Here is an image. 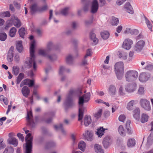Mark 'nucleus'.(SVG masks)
Returning a JSON list of instances; mask_svg holds the SVG:
<instances>
[{
  "label": "nucleus",
  "mask_w": 153,
  "mask_h": 153,
  "mask_svg": "<svg viewBox=\"0 0 153 153\" xmlns=\"http://www.w3.org/2000/svg\"><path fill=\"white\" fill-rule=\"evenodd\" d=\"M16 47L17 50L19 52H21L22 51L23 47L22 41H19L16 42Z\"/></svg>",
  "instance_id": "28"
},
{
  "label": "nucleus",
  "mask_w": 153,
  "mask_h": 153,
  "mask_svg": "<svg viewBox=\"0 0 153 153\" xmlns=\"http://www.w3.org/2000/svg\"><path fill=\"white\" fill-rule=\"evenodd\" d=\"M91 49H88L86 51V53L84 56L88 58V56H91Z\"/></svg>",
  "instance_id": "62"
},
{
  "label": "nucleus",
  "mask_w": 153,
  "mask_h": 153,
  "mask_svg": "<svg viewBox=\"0 0 153 153\" xmlns=\"http://www.w3.org/2000/svg\"><path fill=\"white\" fill-rule=\"evenodd\" d=\"M69 7H65L61 10L60 13L64 16H66L68 14Z\"/></svg>",
  "instance_id": "52"
},
{
  "label": "nucleus",
  "mask_w": 153,
  "mask_h": 153,
  "mask_svg": "<svg viewBox=\"0 0 153 153\" xmlns=\"http://www.w3.org/2000/svg\"><path fill=\"white\" fill-rule=\"evenodd\" d=\"M66 62L69 64H72L73 62V58L72 56L69 54L68 55L66 58Z\"/></svg>",
  "instance_id": "35"
},
{
  "label": "nucleus",
  "mask_w": 153,
  "mask_h": 153,
  "mask_svg": "<svg viewBox=\"0 0 153 153\" xmlns=\"http://www.w3.org/2000/svg\"><path fill=\"white\" fill-rule=\"evenodd\" d=\"M30 12L32 14H33L36 12H38V8L37 4L36 3H34L30 7Z\"/></svg>",
  "instance_id": "26"
},
{
  "label": "nucleus",
  "mask_w": 153,
  "mask_h": 153,
  "mask_svg": "<svg viewBox=\"0 0 153 153\" xmlns=\"http://www.w3.org/2000/svg\"><path fill=\"white\" fill-rule=\"evenodd\" d=\"M75 94V91L73 90H70L67 96L64 104L66 108L69 107L73 105V97Z\"/></svg>",
  "instance_id": "4"
},
{
  "label": "nucleus",
  "mask_w": 153,
  "mask_h": 153,
  "mask_svg": "<svg viewBox=\"0 0 153 153\" xmlns=\"http://www.w3.org/2000/svg\"><path fill=\"white\" fill-rule=\"evenodd\" d=\"M95 152L97 153H104V152L101 146L99 145L96 144L94 146Z\"/></svg>",
  "instance_id": "29"
},
{
  "label": "nucleus",
  "mask_w": 153,
  "mask_h": 153,
  "mask_svg": "<svg viewBox=\"0 0 153 153\" xmlns=\"http://www.w3.org/2000/svg\"><path fill=\"white\" fill-rule=\"evenodd\" d=\"M150 77V75L149 74L146 72H143L140 74L139 78L141 82H144L147 81Z\"/></svg>",
  "instance_id": "12"
},
{
  "label": "nucleus",
  "mask_w": 153,
  "mask_h": 153,
  "mask_svg": "<svg viewBox=\"0 0 153 153\" xmlns=\"http://www.w3.org/2000/svg\"><path fill=\"white\" fill-rule=\"evenodd\" d=\"M102 109H100L97 112L94 114V116L95 118L96 119H98L100 118L102 115Z\"/></svg>",
  "instance_id": "45"
},
{
  "label": "nucleus",
  "mask_w": 153,
  "mask_h": 153,
  "mask_svg": "<svg viewBox=\"0 0 153 153\" xmlns=\"http://www.w3.org/2000/svg\"><path fill=\"white\" fill-rule=\"evenodd\" d=\"M137 102L136 100H132L130 101L127 104V108L129 110H131L133 109V107L136 104Z\"/></svg>",
  "instance_id": "20"
},
{
  "label": "nucleus",
  "mask_w": 153,
  "mask_h": 153,
  "mask_svg": "<svg viewBox=\"0 0 153 153\" xmlns=\"http://www.w3.org/2000/svg\"><path fill=\"white\" fill-rule=\"evenodd\" d=\"M19 68L17 66H14L12 68V73L15 76H17L19 73Z\"/></svg>",
  "instance_id": "43"
},
{
  "label": "nucleus",
  "mask_w": 153,
  "mask_h": 153,
  "mask_svg": "<svg viewBox=\"0 0 153 153\" xmlns=\"http://www.w3.org/2000/svg\"><path fill=\"white\" fill-rule=\"evenodd\" d=\"M115 72V73L116 74L117 77V79L119 80H121L123 78L124 71L123 72Z\"/></svg>",
  "instance_id": "50"
},
{
  "label": "nucleus",
  "mask_w": 153,
  "mask_h": 153,
  "mask_svg": "<svg viewBox=\"0 0 153 153\" xmlns=\"http://www.w3.org/2000/svg\"><path fill=\"white\" fill-rule=\"evenodd\" d=\"M33 137L30 133L28 134L25 137L26 148L25 153H31L32 151Z\"/></svg>",
  "instance_id": "6"
},
{
  "label": "nucleus",
  "mask_w": 153,
  "mask_h": 153,
  "mask_svg": "<svg viewBox=\"0 0 153 153\" xmlns=\"http://www.w3.org/2000/svg\"><path fill=\"white\" fill-rule=\"evenodd\" d=\"M54 48V45L51 42H48L46 45V49H40L38 51V54L43 56L46 57L51 61H54L57 58V56L55 54H48V53Z\"/></svg>",
  "instance_id": "1"
},
{
  "label": "nucleus",
  "mask_w": 153,
  "mask_h": 153,
  "mask_svg": "<svg viewBox=\"0 0 153 153\" xmlns=\"http://www.w3.org/2000/svg\"><path fill=\"white\" fill-rule=\"evenodd\" d=\"M118 131L121 136H125L126 135V132L122 125L119 126L118 128Z\"/></svg>",
  "instance_id": "41"
},
{
  "label": "nucleus",
  "mask_w": 153,
  "mask_h": 153,
  "mask_svg": "<svg viewBox=\"0 0 153 153\" xmlns=\"http://www.w3.org/2000/svg\"><path fill=\"white\" fill-rule=\"evenodd\" d=\"M145 19L146 20V23L147 25L148 28L151 31H152V24L150 23L149 20L146 18L145 17Z\"/></svg>",
  "instance_id": "48"
},
{
  "label": "nucleus",
  "mask_w": 153,
  "mask_h": 153,
  "mask_svg": "<svg viewBox=\"0 0 153 153\" xmlns=\"http://www.w3.org/2000/svg\"><path fill=\"white\" fill-rule=\"evenodd\" d=\"M8 143L10 145H13L14 147L17 146L18 144V140L14 137H9L7 140Z\"/></svg>",
  "instance_id": "16"
},
{
  "label": "nucleus",
  "mask_w": 153,
  "mask_h": 153,
  "mask_svg": "<svg viewBox=\"0 0 153 153\" xmlns=\"http://www.w3.org/2000/svg\"><path fill=\"white\" fill-rule=\"evenodd\" d=\"M148 118L149 116L147 114H143L141 115V122L143 123L146 122L148 121Z\"/></svg>",
  "instance_id": "36"
},
{
  "label": "nucleus",
  "mask_w": 153,
  "mask_h": 153,
  "mask_svg": "<svg viewBox=\"0 0 153 153\" xmlns=\"http://www.w3.org/2000/svg\"><path fill=\"white\" fill-rule=\"evenodd\" d=\"M3 141V140L2 139H0V149H2L5 147V145Z\"/></svg>",
  "instance_id": "61"
},
{
  "label": "nucleus",
  "mask_w": 153,
  "mask_h": 153,
  "mask_svg": "<svg viewBox=\"0 0 153 153\" xmlns=\"http://www.w3.org/2000/svg\"><path fill=\"white\" fill-rule=\"evenodd\" d=\"M48 8L47 5L45 4L42 7H39L38 12H42L46 10Z\"/></svg>",
  "instance_id": "49"
},
{
  "label": "nucleus",
  "mask_w": 153,
  "mask_h": 153,
  "mask_svg": "<svg viewBox=\"0 0 153 153\" xmlns=\"http://www.w3.org/2000/svg\"><path fill=\"white\" fill-rule=\"evenodd\" d=\"M135 140L134 139H129L127 142V146L128 147H131L134 146L135 144Z\"/></svg>",
  "instance_id": "33"
},
{
  "label": "nucleus",
  "mask_w": 153,
  "mask_h": 153,
  "mask_svg": "<svg viewBox=\"0 0 153 153\" xmlns=\"http://www.w3.org/2000/svg\"><path fill=\"white\" fill-rule=\"evenodd\" d=\"M145 44V42L143 40L138 41L135 45L134 47L135 51L137 52H140L144 47Z\"/></svg>",
  "instance_id": "9"
},
{
  "label": "nucleus",
  "mask_w": 153,
  "mask_h": 153,
  "mask_svg": "<svg viewBox=\"0 0 153 153\" xmlns=\"http://www.w3.org/2000/svg\"><path fill=\"white\" fill-rule=\"evenodd\" d=\"M140 103L142 107L146 110L149 111L151 109L150 102L146 99H141Z\"/></svg>",
  "instance_id": "7"
},
{
  "label": "nucleus",
  "mask_w": 153,
  "mask_h": 153,
  "mask_svg": "<svg viewBox=\"0 0 153 153\" xmlns=\"http://www.w3.org/2000/svg\"><path fill=\"white\" fill-rule=\"evenodd\" d=\"M25 76V75L23 73H20L17 77L16 83V84H19L22 80L23 79Z\"/></svg>",
  "instance_id": "38"
},
{
  "label": "nucleus",
  "mask_w": 153,
  "mask_h": 153,
  "mask_svg": "<svg viewBox=\"0 0 153 153\" xmlns=\"http://www.w3.org/2000/svg\"><path fill=\"white\" fill-rule=\"evenodd\" d=\"M88 58L84 57V58L82 59V65L83 66H85L88 64Z\"/></svg>",
  "instance_id": "58"
},
{
  "label": "nucleus",
  "mask_w": 153,
  "mask_h": 153,
  "mask_svg": "<svg viewBox=\"0 0 153 153\" xmlns=\"http://www.w3.org/2000/svg\"><path fill=\"white\" fill-rule=\"evenodd\" d=\"M102 37L104 39H106L109 37V33L107 31H104L101 33Z\"/></svg>",
  "instance_id": "37"
},
{
  "label": "nucleus",
  "mask_w": 153,
  "mask_h": 153,
  "mask_svg": "<svg viewBox=\"0 0 153 153\" xmlns=\"http://www.w3.org/2000/svg\"><path fill=\"white\" fill-rule=\"evenodd\" d=\"M124 64L122 62H117L114 65L115 72H123L124 71Z\"/></svg>",
  "instance_id": "13"
},
{
  "label": "nucleus",
  "mask_w": 153,
  "mask_h": 153,
  "mask_svg": "<svg viewBox=\"0 0 153 153\" xmlns=\"http://www.w3.org/2000/svg\"><path fill=\"white\" fill-rule=\"evenodd\" d=\"M17 136L19 137V139L22 141H23L24 140V137L22 134L19 133L17 134Z\"/></svg>",
  "instance_id": "63"
},
{
  "label": "nucleus",
  "mask_w": 153,
  "mask_h": 153,
  "mask_svg": "<svg viewBox=\"0 0 153 153\" xmlns=\"http://www.w3.org/2000/svg\"><path fill=\"white\" fill-rule=\"evenodd\" d=\"M13 48L11 47L8 51L7 58V60L10 62L12 61L13 60V55L14 54Z\"/></svg>",
  "instance_id": "15"
},
{
  "label": "nucleus",
  "mask_w": 153,
  "mask_h": 153,
  "mask_svg": "<svg viewBox=\"0 0 153 153\" xmlns=\"http://www.w3.org/2000/svg\"><path fill=\"white\" fill-rule=\"evenodd\" d=\"M22 92L24 96L27 97L30 94V91L28 87L24 86L22 89Z\"/></svg>",
  "instance_id": "21"
},
{
  "label": "nucleus",
  "mask_w": 153,
  "mask_h": 153,
  "mask_svg": "<svg viewBox=\"0 0 153 153\" xmlns=\"http://www.w3.org/2000/svg\"><path fill=\"white\" fill-rule=\"evenodd\" d=\"M7 36L4 32L0 33V40L1 41H5L7 38Z\"/></svg>",
  "instance_id": "51"
},
{
  "label": "nucleus",
  "mask_w": 153,
  "mask_h": 153,
  "mask_svg": "<svg viewBox=\"0 0 153 153\" xmlns=\"http://www.w3.org/2000/svg\"><path fill=\"white\" fill-rule=\"evenodd\" d=\"M146 66L145 68V69L147 70H151L153 69V65L151 64H147L146 63Z\"/></svg>",
  "instance_id": "57"
},
{
  "label": "nucleus",
  "mask_w": 153,
  "mask_h": 153,
  "mask_svg": "<svg viewBox=\"0 0 153 153\" xmlns=\"http://www.w3.org/2000/svg\"><path fill=\"white\" fill-rule=\"evenodd\" d=\"M138 72L134 70L128 71L125 74V78L126 81L130 82L134 81L137 78Z\"/></svg>",
  "instance_id": "5"
},
{
  "label": "nucleus",
  "mask_w": 153,
  "mask_h": 153,
  "mask_svg": "<svg viewBox=\"0 0 153 153\" xmlns=\"http://www.w3.org/2000/svg\"><path fill=\"white\" fill-rule=\"evenodd\" d=\"M112 25H117L119 23V20L117 18L113 17L111 22Z\"/></svg>",
  "instance_id": "47"
},
{
  "label": "nucleus",
  "mask_w": 153,
  "mask_h": 153,
  "mask_svg": "<svg viewBox=\"0 0 153 153\" xmlns=\"http://www.w3.org/2000/svg\"><path fill=\"white\" fill-rule=\"evenodd\" d=\"M126 117L124 114L120 115L119 117V120L120 121L124 122L125 120Z\"/></svg>",
  "instance_id": "59"
},
{
  "label": "nucleus",
  "mask_w": 153,
  "mask_h": 153,
  "mask_svg": "<svg viewBox=\"0 0 153 153\" xmlns=\"http://www.w3.org/2000/svg\"><path fill=\"white\" fill-rule=\"evenodd\" d=\"M54 127L56 130H58L59 129H60L61 131L63 134L64 135L66 134V132L63 128L62 127V124H60L59 126L55 125L54 126Z\"/></svg>",
  "instance_id": "39"
},
{
  "label": "nucleus",
  "mask_w": 153,
  "mask_h": 153,
  "mask_svg": "<svg viewBox=\"0 0 153 153\" xmlns=\"http://www.w3.org/2000/svg\"><path fill=\"white\" fill-rule=\"evenodd\" d=\"M10 14L9 11H6L0 13V17H9Z\"/></svg>",
  "instance_id": "40"
},
{
  "label": "nucleus",
  "mask_w": 153,
  "mask_h": 153,
  "mask_svg": "<svg viewBox=\"0 0 153 153\" xmlns=\"http://www.w3.org/2000/svg\"><path fill=\"white\" fill-rule=\"evenodd\" d=\"M16 30L15 27H13L11 28L10 31L9 35L11 37H13L15 36Z\"/></svg>",
  "instance_id": "46"
},
{
  "label": "nucleus",
  "mask_w": 153,
  "mask_h": 153,
  "mask_svg": "<svg viewBox=\"0 0 153 153\" xmlns=\"http://www.w3.org/2000/svg\"><path fill=\"white\" fill-rule=\"evenodd\" d=\"M19 33L20 36L22 38H24L25 34V28L23 27L21 28L19 31Z\"/></svg>",
  "instance_id": "53"
},
{
  "label": "nucleus",
  "mask_w": 153,
  "mask_h": 153,
  "mask_svg": "<svg viewBox=\"0 0 153 153\" xmlns=\"http://www.w3.org/2000/svg\"><path fill=\"white\" fill-rule=\"evenodd\" d=\"M65 71L69 72L70 71V70L69 69H66L65 67L63 66H60L59 70V74L62 75Z\"/></svg>",
  "instance_id": "31"
},
{
  "label": "nucleus",
  "mask_w": 153,
  "mask_h": 153,
  "mask_svg": "<svg viewBox=\"0 0 153 153\" xmlns=\"http://www.w3.org/2000/svg\"><path fill=\"white\" fill-rule=\"evenodd\" d=\"M144 92V88L142 86H140L138 90V94L140 95L143 94Z\"/></svg>",
  "instance_id": "60"
},
{
  "label": "nucleus",
  "mask_w": 153,
  "mask_h": 153,
  "mask_svg": "<svg viewBox=\"0 0 153 153\" xmlns=\"http://www.w3.org/2000/svg\"><path fill=\"white\" fill-rule=\"evenodd\" d=\"M110 138L109 136H106L105 137L102 141V143L104 147L105 148H107L109 145V141Z\"/></svg>",
  "instance_id": "25"
},
{
  "label": "nucleus",
  "mask_w": 153,
  "mask_h": 153,
  "mask_svg": "<svg viewBox=\"0 0 153 153\" xmlns=\"http://www.w3.org/2000/svg\"><path fill=\"white\" fill-rule=\"evenodd\" d=\"M14 150L11 146L7 147L5 149L3 153H13Z\"/></svg>",
  "instance_id": "44"
},
{
  "label": "nucleus",
  "mask_w": 153,
  "mask_h": 153,
  "mask_svg": "<svg viewBox=\"0 0 153 153\" xmlns=\"http://www.w3.org/2000/svg\"><path fill=\"white\" fill-rule=\"evenodd\" d=\"M133 44L132 41L129 39H126L123 42V47L126 49L129 50L131 47V45Z\"/></svg>",
  "instance_id": "11"
},
{
  "label": "nucleus",
  "mask_w": 153,
  "mask_h": 153,
  "mask_svg": "<svg viewBox=\"0 0 153 153\" xmlns=\"http://www.w3.org/2000/svg\"><path fill=\"white\" fill-rule=\"evenodd\" d=\"M86 147V145L85 142L82 141H80L78 145V147L79 149L84 151Z\"/></svg>",
  "instance_id": "30"
},
{
  "label": "nucleus",
  "mask_w": 153,
  "mask_h": 153,
  "mask_svg": "<svg viewBox=\"0 0 153 153\" xmlns=\"http://www.w3.org/2000/svg\"><path fill=\"white\" fill-rule=\"evenodd\" d=\"M35 42L34 40H32L30 43V58H27L25 62L27 66L30 67H33L34 70L35 71L36 68V65L35 61V56L34 55L35 46Z\"/></svg>",
  "instance_id": "3"
},
{
  "label": "nucleus",
  "mask_w": 153,
  "mask_h": 153,
  "mask_svg": "<svg viewBox=\"0 0 153 153\" xmlns=\"http://www.w3.org/2000/svg\"><path fill=\"white\" fill-rule=\"evenodd\" d=\"M124 8L126 11L128 13L131 14H133L134 11L133 8L129 3H126L125 5Z\"/></svg>",
  "instance_id": "19"
},
{
  "label": "nucleus",
  "mask_w": 153,
  "mask_h": 153,
  "mask_svg": "<svg viewBox=\"0 0 153 153\" xmlns=\"http://www.w3.org/2000/svg\"><path fill=\"white\" fill-rule=\"evenodd\" d=\"M24 80L25 85H29L30 87L34 85V81L33 80H31L30 79H27Z\"/></svg>",
  "instance_id": "34"
},
{
  "label": "nucleus",
  "mask_w": 153,
  "mask_h": 153,
  "mask_svg": "<svg viewBox=\"0 0 153 153\" xmlns=\"http://www.w3.org/2000/svg\"><path fill=\"white\" fill-rule=\"evenodd\" d=\"M137 86L135 83H127L125 86V90L127 92L132 93L136 90Z\"/></svg>",
  "instance_id": "8"
},
{
  "label": "nucleus",
  "mask_w": 153,
  "mask_h": 153,
  "mask_svg": "<svg viewBox=\"0 0 153 153\" xmlns=\"http://www.w3.org/2000/svg\"><path fill=\"white\" fill-rule=\"evenodd\" d=\"M98 8V4L97 0H94L92 3L91 12L92 13H96Z\"/></svg>",
  "instance_id": "14"
},
{
  "label": "nucleus",
  "mask_w": 153,
  "mask_h": 153,
  "mask_svg": "<svg viewBox=\"0 0 153 153\" xmlns=\"http://www.w3.org/2000/svg\"><path fill=\"white\" fill-rule=\"evenodd\" d=\"M36 32L39 36H41L42 33V29L38 28L36 30Z\"/></svg>",
  "instance_id": "64"
},
{
  "label": "nucleus",
  "mask_w": 153,
  "mask_h": 153,
  "mask_svg": "<svg viewBox=\"0 0 153 153\" xmlns=\"http://www.w3.org/2000/svg\"><path fill=\"white\" fill-rule=\"evenodd\" d=\"M107 128H104L103 127H100L97 129L96 133L99 137H101L104 134V133L105 130H107Z\"/></svg>",
  "instance_id": "18"
},
{
  "label": "nucleus",
  "mask_w": 153,
  "mask_h": 153,
  "mask_svg": "<svg viewBox=\"0 0 153 153\" xmlns=\"http://www.w3.org/2000/svg\"><path fill=\"white\" fill-rule=\"evenodd\" d=\"M140 110L138 108H136L133 111V117L137 120H139L140 117Z\"/></svg>",
  "instance_id": "24"
},
{
  "label": "nucleus",
  "mask_w": 153,
  "mask_h": 153,
  "mask_svg": "<svg viewBox=\"0 0 153 153\" xmlns=\"http://www.w3.org/2000/svg\"><path fill=\"white\" fill-rule=\"evenodd\" d=\"M55 145V143L53 141L48 142L46 143L45 146V148L46 149H48L54 147Z\"/></svg>",
  "instance_id": "42"
},
{
  "label": "nucleus",
  "mask_w": 153,
  "mask_h": 153,
  "mask_svg": "<svg viewBox=\"0 0 153 153\" xmlns=\"http://www.w3.org/2000/svg\"><path fill=\"white\" fill-rule=\"evenodd\" d=\"M32 117V112L31 111H28L27 119V124L28 126L32 128L35 127V124L33 120L31 119Z\"/></svg>",
  "instance_id": "10"
},
{
  "label": "nucleus",
  "mask_w": 153,
  "mask_h": 153,
  "mask_svg": "<svg viewBox=\"0 0 153 153\" xmlns=\"http://www.w3.org/2000/svg\"><path fill=\"white\" fill-rule=\"evenodd\" d=\"M93 17L92 16L90 19L88 20H86L85 21V25L86 26H88L91 24L93 22Z\"/></svg>",
  "instance_id": "56"
},
{
  "label": "nucleus",
  "mask_w": 153,
  "mask_h": 153,
  "mask_svg": "<svg viewBox=\"0 0 153 153\" xmlns=\"http://www.w3.org/2000/svg\"><path fill=\"white\" fill-rule=\"evenodd\" d=\"M119 94L121 96H124L126 94L125 91L123 90L122 86H120L119 89Z\"/></svg>",
  "instance_id": "55"
},
{
  "label": "nucleus",
  "mask_w": 153,
  "mask_h": 153,
  "mask_svg": "<svg viewBox=\"0 0 153 153\" xmlns=\"http://www.w3.org/2000/svg\"><path fill=\"white\" fill-rule=\"evenodd\" d=\"M0 100L1 101H3L6 105H7L8 104L7 98L4 97L3 95L0 96Z\"/></svg>",
  "instance_id": "54"
},
{
  "label": "nucleus",
  "mask_w": 153,
  "mask_h": 153,
  "mask_svg": "<svg viewBox=\"0 0 153 153\" xmlns=\"http://www.w3.org/2000/svg\"><path fill=\"white\" fill-rule=\"evenodd\" d=\"M90 37L91 39L93 41V44L95 45L97 44L98 42V40L96 37V35L95 33L91 32L90 33Z\"/></svg>",
  "instance_id": "27"
},
{
  "label": "nucleus",
  "mask_w": 153,
  "mask_h": 153,
  "mask_svg": "<svg viewBox=\"0 0 153 153\" xmlns=\"http://www.w3.org/2000/svg\"><path fill=\"white\" fill-rule=\"evenodd\" d=\"M91 117L90 116L86 115L84 119V125L86 126H88L91 122Z\"/></svg>",
  "instance_id": "23"
},
{
  "label": "nucleus",
  "mask_w": 153,
  "mask_h": 153,
  "mask_svg": "<svg viewBox=\"0 0 153 153\" xmlns=\"http://www.w3.org/2000/svg\"><path fill=\"white\" fill-rule=\"evenodd\" d=\"M117 92L116 88L113 85H111L108 88V93L111 96H114L115 95Z\"/></svg>",
  "instance_id": "17"
},
{
  "label": "nucleus",
  "mask_w": 153,
  "mask_h": 153,
  "mask_svg": "<svg viewBox=\"0 0 153 153\" xmlns=\"http://www.w3.org/2000/svg\"><path fill=\"white\" fill-rule=\"evenodd\" d=\"M13 22V25L17 27H19L21 25V22L17 17H15Z\"/></svg>",
  "instance_id": "32"
},
{
  "label": "nucleus",
  "mask_w": 153,
  "mask_h": 153,
  "mask_svg": "<svg viewBox=\"0 0 153 153\" xmlns=\"http://www.w3.org/2000/svg\"><path fill=\"white\" fill-rule=\"evenodd\" d=\"M84 138L88 140H91L92 139L93 136L92 133L88 131H86L85 134H83Z\"/></svg>",
  "instance_id": "22"
},
{
  "label": "nucleus",
  "mask_w": 153,
  "mask_h": 153,
  "mask_svg": "<svg viewBox=\"0 0 153 153\" xmlns=\"http://www.w3.org/2000/svg\"><path fill=\"white\" fill-rule=\"evenodd\" d=\"M90 97V93L89 92H88L82 96L79 97L78 115V120L79 121L82 120L83 117V113L84 112L86 111V108L84 107L83 104L84 102H88L89 100Z\"/></svg>",
  "instance_id": "2"
}]
</instances>
